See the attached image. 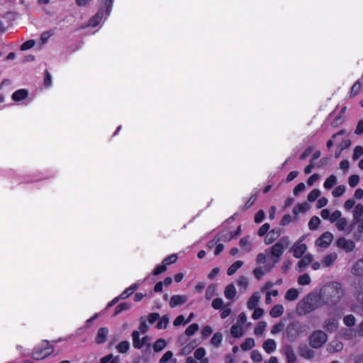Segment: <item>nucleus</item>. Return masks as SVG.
Listing matches in <instances>:
<instances>
[{"instance_id":"nucleus-1","label":"nucleus","mask_w":363,"mask_h":363,"mask_svg":"<svg viewBox=\"0 0 363 363\" xmlns=\"http://www.w3.org/2000/svg\"><path fill=\"white\" fill-rule=\"evenodd\" d=\"M353 199H348L345 201L344 207L345 210L350 211L354 207L352 211V226L355 228L353 237L356 240H359L363 235V204L357 203Z\"/></svg>"},{"instance_id":"nucleus-2","label":"nucleus","mask_w":363,"mask_h":363,"mask_svg":"<svg viewBox=\"0 0 363 363\" xmlns=\"http://www.w3.org/2000/svg\"><path fill=\"white\" fill-rule=\"evenodd\" d=\"M324 300L326 304H337L343 296V290L340 283L331 282L324 289Z\"/></svg>"},{"instance_id":"nucleus-3","label":"nucleus","mask_w":363,"mask_h":363,"mask_svg":"<svg viewBox=\"0 0 363 363\" xmlns=\"http://www.w3.org/2000/svg\"><path fill=\"white\" fill-rule=\"evenodd\" d=\"M320 297L315 294H308L297 305L300 314H307L322 306Z\"/></svg>"},{"instance_id":"nucleus-4","label":"nucleus","mask_w":363,"mask_h":363,"mask_svg":"<svg viewBox=\"0 0 363 363\" xmlns=\"http://www.w3.org/2000/svg\"><path fill=\"white\" fill-rule=\"evenodd\" d=\"M328 336L321 330L313 332L308 337V344L313 349L321 348L328 341Z\"/></svg>"},{"instance_id":"nucleus-5","label":"nucleus","mask_w":363,"mask_h":363,"mask_svg":"<svg viewBox=\"0 0 363 363\" xmlns=\"http://www.w3.org/2000/svg\"><path fill=\"white\" fill-rule=\"evenodd\" d=\"M306 332V325L296 321L290 323L286 330V336L290 341L296 340L300 336L304 335Z\"/></svg>"},{"instance_id":"nucleus-6","label":"nucleus","mask_w":363,"mask_h":363,"mask_svg":"<svg viewBox=\"0 0 363 363\" xmlns=\"http://www.w3.org/2000/svg\"><path fill=\"white\" fill-rule=\"evenodd\" d=\"M283 242H285L286 245L282 242H277L270 248L266 249L265 252L269 253L273 257V263L274 265L277 264L281 256L283 255L285 248L289 244L288 238H282Z\"/></svg>"},{"instance_id":"nucleus-7","label":"nucleus","mask_w":363,"mask_h":363,"mask_svg":"<svg viewBox=\"0 0 363 363\" xmlns=\"http://www.w3.org/2000/svg\"><path fill=\"white\" fill-rule=\"evenodd\" d=\"M303 240L304 236L297 240L291 248V251L296 258H301L307 250L306 245L303 243Z\"/></svg>"},{"instance_id":"nucleus-8","label":"nucleus","mask_w":363,"mask_h":363,"mask_svg":"<svg viewBox=\"0 0 363 363\" xmlns=\"http://www.w3.org/2000/svg\"><path fill=\"white\" fill-rule=\"evenodd\" d=\"M333 240V235L330 232L323 233L316 240L315 245L320 248H327Z\"/></svg>"},{"instance_id":"nucleus-9","label":"nucleus","mask_w":363,"mask_h":363,"mask_svg":"<svg viewBox=\"0 0 363 363\" xmlns=\"http://www.w3.org/2000/svg\"><path fill=\"white\" fill-rule=\"evenodd\" d=\"M323 329L328 333H335L338 330L339 321L336 317L326 318L323 323Z\"/></svg>"},{"instance_id":"nucleus-10","label":"nucleus","mask_w":363,"mask_h":363,"mask_svg":"<svg viewBox=\"0 0 363 363\" xmlns=\"http://www.w3.org/2000/svg\"><path fill=\"white\" fill-rule=\"evenodd\" d=\"M53 352L52 347H45L43 348H38L36 349L33 352V357L35 359H43L45 357H47L48 355H50Z\"/></svg>"},{"instance_id":"nucleus-11","label":"nucleus","mask_w":363,"mask_h":363,"mask_svg":"<svg viewBox=\"0 0 363 363\" xmlns=\"http://www.w3.org/2000/svg\"><path fill=\"white\" fill-rule=\"evenodd\" d=\"M274 264L268 263L264 267H259L254 269L253 274L257 279H261L266 274L269 272L273 268Z\"/></svg>"},{"instance_id":"nucleus-12","label":"nucleus","mask_w":363,"mask_h":363,"mask_svg":"<svg viewBox=\"0 0 363 363\" xmlns=\"http://www.w3.org/2000/svg\"><path fill=\"white\" fill-rule=\"evenodd\" d=\"M337 244L340 248L347 252H352L355 247V243L352 240H347L344 238L338 239Z\"/></svg>"},{"instance_id":"nucleus-13","label":"nucleus","mask_w":363,"mask_h":363,"mask_svg":"<svg viewBox=\"0 0 363 363\" xmlns=\"http://www.w3.org/2000/svg\"><path fill=\"white\" fill-rule=\"evenodd\" d=\"M313 260V256L311 254L306 255L301 259H300L296 266V269L298 272H303L306 267H308Z\"/></svg>"},{"instance_id":"nucleus-14","label":"nucleus","mask_w":363,"mask_h":363,"mask_svg":"<svg viewBox=\"0 0 363 363\" xmlns=\"http://www.w3.org/2000/svg\"><path fill=\"white\" fill-rule=\"evenodd\" d=\"M189 299L187 295H174L172 296L169 301V306L175 308L184 304Z\"/></svg>"},{"instance_id":"nucleus-15","label":"nucleus","mask_w":363,"mask_h":363,"mask_svg":"<svg viewBox=\"0 0 363 363\" xmlns=\"http://www.w3.org/2000/svg\"><path fill=\"white\" fill-rule=\"evenodd\" d=\"M340 335L342 338L350 340L354 339L359 335V330L353 328H342L340 331Z\"/></svg>"},{"instance_id":"nucleus-16","label":"nucleus","mask_w":363,"mask_h":363,"mask_svg":"<svg viewBox=\"0 0 363 363\" xmlns=\"http://www.w3.org/2000/svg\"><path fill=\"white\" fill-rule=\"evenodd\" d=\"M281 353L286 357L289 363H294L296 360V355L293 347L291 345H286L281 350Z\"/></svg>"},{"instance_id":"nucleus-17","label":"nucleus","mask_w":363,"mask_h":363,"mask_svg":"<svg viewBox=\"0 0 363 363\" xmlns=\"http://www.w3.org/2000/svg\"><path fill=\"white\" fill-rule=\"evenodd\" d=\"M343 349V343L339 340L335 339L333 340L328 345H327V351L329 353H335L340 352Z\"/></svg>"},{"instance_id":"nucleus-18","label":"nucleus","mask_w":363,"mask_h":363,"mask_svg":"<svg viewBox=\"0 0 363 363\" xmlns=\"http://www.w3.org/2000/svg\"><path fill=\"white\" fill-rule=\"evenodd\" d=\"M335 226L340 231H346L347 233H350L352 229L355 230V228L352 226H347V220L344 217H341L336 223Z\"/></svg>"},{"instance_id":"nucleus-19","label":"nucleus","mask_w":363,"mask_h":363,"mask_svg":"<svg viewBox=\"0 0 363 363\" xmlns=\"http://www.w3.org/2000/svg\"><path fill=\"white\" fill-rule=\"evenodd\" d=\"M298 353L301 357L307 359H311L315 355V352L306 345L298 348Z\"/></svg>"},{"instance_id":"nucleus-20","label":"nucleus","mask_w":363,"mask_h":363,"mask_svg":"<svg viewBox=\"0 0 363 363\" xmlns=\"http://www.w3.org/2000/svg\"><path fill=\"white\" fill-rule=\"evenodd\" d=\"M108 328L103 327L98 330L96 337V342L97 344H102L105 342V341L107 339L108 335Z\"/></svg>"},{"instance_id":"nucleus-21","label":"nucleus","mask_w":363,"mask_h":363,"mask_svg":"<svg viewBox=\"0 0 363 363\" xmlns=\"http://www.w3.org/2000/svg\"><path fill=\"white\" fill-rule=\"evenodd\" d=\"M260 295L259 292H255L252 294L251 297L249 298L247 303V307L250 310H253L254 308H257V306L258 305L259 300H260Z\"/></svg>"},{"instance_id":"nucleus-22","label":"nucleus","mask_w":363,"mask_h":363,"mask_svg":"<svg viewBox=\"0 0 363 363\" xmlns=\"http://www.w3.org/2000/svg\"><path fill=\"white\" fill-rule=\"evenodd\" d=\"M245 333L244 327L240 324H235L230 328V334L233 337H240Z\"/></svg>"},{"instance_id":"nucleus-23","label":"nucleus","mask_w":363,"mask_h":363,"mask_svg":"<svg viewBox=\"0 0 363 363\" xmlns=\"http://www.w3.org/2000/svg\"><path fill=\"white\" fill-rule=\"evenodd\" d=\"M310 208V205L306 203L303 202L301 203H297L295 205L293 209V213L295 216H297L300 213H304L307 212Z\"/></svg>"},{"instance_id":"nucleus-24","label":"nucleus","mask_w":363,"mask_h":363,"mask_svg":"<svg viewBox=\"0 0 363 363\" xmlns=\"http://www.w3.org/2000/svg\"><path fill=\"white\" fill-rule=\"evenodd\" d=\"M240 246L243 252H250L252 250L253 245L250 241L249 237H244L240 240Z\"/></svg>"},{"instance_id":"nucleus-25","label":"nucleus","mask_w":363,"mask_h":363,"mask_svg":"<svg viewBox=\"0 0 363 363\" xmlns=\"http://www.w3.org/2000/svg\"><path fill=\"white\" fill-rule=\"evenodd\" d=\"M280 235L279 229H274L269 231L264 238V242L269 245L273 242Z\"/></svg>"},{"instance_id":"nucleus-26","label":"nucleus","mask_w":363,"mask_h":363,"mask_svg":"<svg viewBox=\"0 0 363 363\" xmlns=\"http://www.w3.org/2000/svg\"><path fill=\"white\" fill-rule=\"evenodd\" d=\"M351 272L355 276H363V258L358 260L352 267Z\"/></svg>"},{"instance_id":"nucleus-27","label":"nucleus","mask_w":363,"mask_h":363,"mask_svg":"<svg viewBox=\"0 0 363 363\" xmlns=\"http://www.w3.org/2000/svg\"><path fill=\"white\" fill-rule=\"evenodd\" d=\"M276 342L272 339H267L263 343V349L268 354L274 352L276 350Z\"/></svg>"},{"instance_id":"nucleus-28","label":"nucleus","mask_w":363,"mask_h":363,"mask_svg":"<svg viewBox=\"0 0 363 363\" xmlns=\"http://www.w3.org/2000/svg\"><path fill=\"white\" fill-rule=\"evenodd\" d=\"M28 92L25 89H21L16 91L12 94V99L14 101H21L25 99L28 96Z\"/></svg>"},{"instance_id":"nucleus-29","label":"nucleus","mask_w":363,"mask_h":363,"mask_svg":"<svg viewBox=\"0 0 363 363\" xmlns=\"http://www.w3.org/2000/svg\"><path fill=\"white\" fill-rule=\"evenodd\" d=\"M337 258V255L336 253H330L323 257L322 261L323 265L324 267H330L336 261Z\"/></svg>"},{"instance_id":"nucleus-30","label":"nucleus","mask_w":363,"mask_h":363,"mask_svg":"<svg viewBox=\"0 0 363 363\" xmlns=\"http://www.w3.org/2000/svg\"><path fill=\"white\" fill-rule=\"evenodd\" d=\"M103 15L104 12L102 9H100L96 13V14L89 20V25L92 27H96V26H98L103 18Z\"/></svg>"},{"instance_id":"nucleus-31","label":"nucleus","mask_w":363,"mask_h":363,"mask_svg":"<svg viewBox=\"0 0 363 363\" xmlns=\"http://www.w3.org/2000/svg\"><path fill=\"white\" fill-rule=\"evenodd\" d=\"M133 345L135 348L140 349L144 345V341L140 339V333L138 331H133Z\"/></svg>"},{"instance_id":"nucleus-32","label":"nucleus","mask_w":363,"mask_h":363,"mask_svg":"<svg viewBox=\"0 0 363 363\" xmlns=\"http://www.w3.org/2000/svg\"><path fill=\"white\" fill-rule=\"evenodd\" d=\"M284 313V307L282 305L277 304L272 307L269 311V315L273 318H278Z\"/></svg>"},{"instance_id":"nucleus-33","label":"nucleus","mask_w":363,"mask_h":363,"mask_svg":"<svg viewBox=\"0 0 363 363\" xmlns=\"http://www.w3.org/2000/svg\"><path fill=\"white\" fill-rule=\"evenodd\" d=\"M224 294L226 298L231 300L236 294V289L233 284H228L224 291Z\"/></svg>"},{"instance_id":"nucleus-34","label":"nucleus","mask_w":363,"mask_h":363,"mask_svg":"<svg viewBox=\"0 0 363 363\" xmlns=\"http://www.w3.org/2000/svg\"><path fill=\"white\" fill-rule=\"evenodd\" d=\"M167 345V342L165 340L160 338L153 344L152 347L155 352H158L164 349Z\"/></svg>"},{"instance_id":"nucleus-35","label":"nucleus","mask_w":363,"mask_h":363,"mask_svg":"<svg viewBox=\"0 0 363 363\" xmlns=\"http://www.w3.org/2000/svg\"><path fill=\"white\" fill-rule=\"evenodd\" d=\"M298 295L299 291L297 289H290L286 291L285 298L288 301H293L298 298Z\"/></svg>"},{"instance_id":"nucleus-36","label":"nucleus","mask_w":363,"mask_h":363,"mask_svg":"<svg viewBox=\"0 0 363 363\" xmlns=\"http://www.w3.org/2000/svg\"><path fill=\"white\" fill-rule=\"evenodd\" d=\"M342 321L347 328L354 327L357 322L355 317L352 314L344 316Z\"/></svg>"},{"instance_id":"nucleus-37","label":"nucleus","mask_w":363,"mask_h":363,"mask_svg":"<svg viewBox=\"0 0 363 363\" xmlns=\"http://www.w3.org/2000/svg\"><path fill=\"white\" fill-rule=\"evenodd\" d=\"M223 338V337L222 333H216L211 340V344L213 345L215 347H218L221 345Z\"/></svg>"},{"instance_id":"nucleus-38","label":"nucleus","mask_w":363,"mask_h":363,"mask_svg":"<svg viewBox=\"0 0 363 363\" xmlns=\"http://www.w3.org/2000/svg\"><path fill=\"white\" fill-rule=\"evenodd\" d=\"M243 265V262L238 260L234 262L230 267L228 269L227 274L229 276L234 274L238 269H240Z\"/></svg>"},{"instance_id":"nucleus-39","label":"nucleus","mask_w":363,"mask_h":363,"mask_svg":"<svg viewBox=\"0 0 363 363\" xmlns=\"http://www.w3.org/2000/svg\"><path fill=\"white\" fill-rule=\"evenodd\" d=\"M255 346V340L254 339L249 337L245 340V341L241 344L240 347L244 351H247L252 349Z\"/></svg>"},{"instance_id":"nucleus-40","label":"nucleus","mask_w":363,"mask_h":363,"mask_svg":"<svg viewBox=\"0 0 363 363\" xmlns=\"http://www.w3.org/2000/svg\"><path fill=\"white\" fill-rule=\"evenodd\" d=\"M130 348V343L128 341H122L116 346V350L119 353H125Z\"/></svg>"},{"instance_id":"nucleus-41","label":"nucleus","mask_w":363,"mask_h":363,"mask_svg":"<svg viewBox=\"0 0 363 363\" xmlns=\"http://www.w3.org/2000/svg\"><path fill=\"white\" fill-rule=\"evenodd\" d=\"M337 183V178L335 175H330L324 182L323 186L326 189H331Z\"/></svg>"},{"instance_id":"nucleus-42","label":"nucleus","mask_w":363,"mask_h":363,"mask_svg":"<svg viewBox=\"0 0 363 363\" xmlns=\"http://www.w3.org/2000/svg\"><path fill=\"white\" fill-rule=\"evenodd\" d=\"M320 223V220L318 216H313L308 222V228L310 230H313L318 228Z\"/></svg>"},{"instance_id":"nucleus-43","label":"nucleus","mask_w":363,"mask_h":363,"mask_svg":"<svg viewBox=\"0 0 363 363\" xmlns=\"http://www.w3.org/2000/svg\"><path fill=\"white\" fill-rule=\"evenodd\" d=\"M311 281V277L308 274H303L298 277V283L301 286L308 285Z\"/></svg>"},{"instance_id":"nucleus-44","label":"nucleus","mask_w":363,"mask_h":363,"mask_svg":"<svg viewBox=\"0 0 363 363\" xmlns=\"http://www.w3.org/2000/svg\"><path fill=\"white\" fill-rule=\"evenodd\" d=\"M267 323L264 321H259L255 328V334L257 335H262L267 328Z\"/></svg>"},{"instance_id":"nucleus-45","label":"nucleus","mask_w":363,"mask_h":363,"mask_svg":"<svg viewBox=\"0 0 363 363\" xmlns=\"http://www.w3.org/2000/svg\"><path fill=\"white\" fill-rule=\"evenodd\" d=\"M101 363H119V358L113 354H108L101 359Z\"/></svg>"},{"instance_id":"nucleus-46","label":"nucleus","mask_w":363,"mask_h":363,"mask_svg":"<svg viewBox=\"0 0 363 363\" xmlns=\"http://www.w3.org/2000/svg\"><path fill=\"white\" fill-rule=\"evenodd\" d=\"M320 190L315 189L308 194L307 199L309 202H313L320 196Z\"/></svg>"},{"instance_id":"nucleus-47","label":"nucleus","mask_w":363,"mask_h":363,"mask_svg":"<svg viewBox=\"0 0 363 363\" xmlns=\"http://www.w3.org/2000/svg\"><path fill=\"white\" fill-rule=\"evenodd\" d=\"M347 363H363V354H357L350 357Z\"/></svg>"},{"instance_id":"nucleus-48","label":"nucleus","mask_w":363,"mask_h":363,"mask_svg":"<svg viewBox=\"0 0 363 363\" xmlns=\"http://www.w3.org/2000/svg\"><path fill=\"white\" fill-rule=\"evenodd\" d=\"M199 330V325L192 323L185 330V334L188 336L193 335Z\"/></svg>"},{"instance_id":"nucleus-49","label":"nucleus","mask_w":363,"mask_h":363,"mask_svg":"<svg viewBox=\"0 0 363 363\" xmlns=\"http://www.w3.org/2000/svg\"><path fill=\"white\" fill-rule=\"evenodd\" d=\"M236 282L237 284L244 290H245L247 288L249 284L248 279L245 277H241L238 278Z\"/></svg>"},{"instance_id":"nucleus-50","label":"nucleus","mask_w":363,"mask_h":363,"mask_svg":"<svg viewBox=\"0 0 363 363\" xmlns=\"http://www.w3.org/2000/svg\"><path fill=\"white\" fill-rule=\"evenodd\" d=\"M345 191V186L344 185H340L337 186L332 192L334 197L341 196Z\"/></svg>"},{"instance_id":"nucleus-51","label":"nucleus","mask_w":363,"mask_h":363,"mask_svg":"<svg viewBox=\"0 0 363 363\" xmlns=\"http://www.w3.org/2000/svg\"><path fill=\"white\" fill-rule=\"evenodd\" d=\"M284 326L285 324L283 322H280L274 325L271 329V333L272 335L278 334L284 329Z\"/></svg>"},{"instance_id":"nucleus-52","label":"nucleus","mask_w":363,"mask_h":363,"mask_svg":"<svg viewBox=\"0 0 363 363\" xmlns=\"http://www.w3.org/2000/svg\"><path fill=\"white\" fill-rule=\"evenodd\" d=\"M169 319L167 316H163L157 324V329H162L166 328L168 323H169Z\"/></svg>"},{"instance_id":"nucleus-53","label":"nucleus","mask_w":363,"mask_h":363,"mask_svg":"<svg viewBox=\"0 0 363 363\" xmlns=\"http://www.w3.org/2000/svg\"><path fill=\"white\" fill-rule=\"evenodd\" d=\"M206 355V350L203 347H199L194 352V357L198 360H203V358Z\"/></svg>"},{"instance_id":"nucleus-54","label":"nucleus","mask_w":363,"mask_h":363,"mask_svg":"<svg viewBox=\"0 0 363 363\" xmlns=\"http://www.w3.org/2000/svg\"><path fill=\"white\" fill-rule=\"evenodd\" d=\"M362 155H363V147H362V146L355 147L354 152H353V155H352V159L354 160H357Z\"/></svg>"},{"instance_id":"nucleus-55","label":"nucleus","mask_w":363,"mask_h":363,"mask_svg":"<svg viewBox=\"0 0 363 363\" xmlns=\"http://www.w3.org/2000/svg\"><path fill=\"white\" fill-rule=\"evenodd\" d=\"M359 182V177L357 174H353L349 177L348 183L351 187L356 186Z\"/></svg>"},{"instance_id":"nucleus-56","label":"nucleus","mask_w":363,"mask_h":363,"mask_svg":"<svg viewBox=\"0 0 363 363\" xmlns=\"http://www.w3.org/2000/svg\"><path fill=\"white\" fill-rule=\"evenodd\" d=\"M279 294V292L277 290H274L272 291H267L266 292V299H265V303L267 304H269L272 302V296H277Z\"/></svg>"},{"instance_id":"nucleus-57","label":"nucleus","mask_w":363,"mask_h":363,"mask_svg":"<svg viewBox=\"0 0 363 363\" xmlns=\"http://www.w3.org/2000/svg\"><path fill=\"white\" fill-rule=\"evenodd\" d=\"M264 313V311L261 308H254V312L252 315V318L254 320H257L260 318Z\"/></svg>"},{"instance_id":"nucleus-58","label":"nucleus","mask_w":363,"mask_h":363,"mask_svg":"<svg viewBox=\"0 0 363 363\" xmlns=\"http://www.w3.org/2000/svg\"><path fill=\"white\" fill-rule=\"evenodd\" d=\"M177 259V256L176 254L171 255L170 256H168L167 257L164 258L163 260V264H164L166 266L169 265L171 264H173L176 262Z\"/></svg>"},{"instance_id":"nucleus-59","label":"nucleus","mask_w":363,"mask_h":363,"mask_svg":"<svg viewBox=\"0 0 363 363\" xmlns=\"http://www.w3.org/2000/svg\"><path fill=\"white\" fill-rule=\"evenodd\" d=\"M342 217V213L336 210L332 214H330V221L331 223H336Z\"/></svg>"},{"instance_id":"nucleus-60","label":"nucleus","mask_w":363,"mask_h":363,"mask_svg":"<svg viewBox=\"0 0 363 363\" xmlns=\"http://www.w3.org/2000/svg\"><path fill=\"white\" fill-rule=\"evenodd\" d=\"M241 232V228L239 226L236 231L231 232L229 235L224 236L222 240L224 241H230L231 239H233L234 237L240 234Z\"/></svg>"},{"instance_id":"nucleus-61","label":"nucleus","mask_w":363,"mask_h":363,"mask_svg":"<svg viewBox=\"0 0 363 363\" xmlns=\"http://www.w3.org/2000/svg\"><path fill=\"white\" fill-rule=\"evenodd\" d=\"M35 45V42L33 40H29L23 43L21 46V50H27L32 48Z\"/></svg>"},{"instance_id":"nucleus-62","label":"nucleus","mask_w":363,"mask_h":363,"mask_svg":"<svg viewBox=\"0 0 363 363\" xmlns=\"http://www.w3.org/2000/svg\"><path fill=\"white\" fill-rule=\"evenodd\" d=\"M215 292V286L211 284L208 286L206 291V298L210 300L213 296Z\"/></svg>"},{"instance_id":"nucleus-63","label":"nucleus","mask_w":363,"mask_h":363,"mask_svg":"<svg viewBox=\"0 0 363 363\" xmlns=\"http://www.w3.org/2000/svg\"><path fill=\"white\" fill-rule=\"evenodd\" d=\"M264 217H265V213H264V211L259 210L256 213V214L255 216V222L256 223H259L264 220Z\"/></svg>"},{"instance_id":"nucleus-64","label":"nucleus","mask_w":363,"mask_h":363,"mask_svg":"<svg viewBox=\"0 0 363 363\" xmlns=\"http://www.w3.org/2000/svg\"><path fill=\"white\" fill-rule=\"evenodd\" d=\"M173 324L174 326H179L180 325H186V323L184 316L183 315H178L174 320Z\"/></svg>"}]
</instances>
